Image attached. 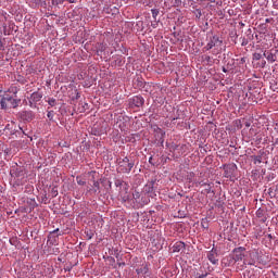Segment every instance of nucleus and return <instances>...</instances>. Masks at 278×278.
Segmentation results:
<instances>
[{
  "instance_id": "nucleus-22",
  "label": "nucleus",
  "mask_w": 278,
  "mask_h": 278,
  "mask_svg": "<svg viewBox=\"0 0 278 278\" xmlns=\"http://www.w3.org/2000/svg\"><path fill=\"white\" fill-rule=\"evenodd\" d=\"M144 190H146V192H148V193H149V192H153V182L147 185L146 188H144Z\"/></svg>"
},
{
  "instance_id": "nucleus-32",
  "label": "nucleus",
  "mask_w": 278,
  "mask_h": 278,
  "mask_svg": "<svg viewBox=\"0 0 278 278\" xmlns=\"http://www.w3.org/2000/svg\"><path fill=\"white\" fill-rule=\"evenodd\" d=\"M205 277H207V274H202L198 278H205Z\"/></svg>"
},
{
  "instance_id": "nucleus-15",
  "label": "nucleus",
  "mask_w": 278,
  "mask_h": 278,
  "mask_svg": "<svg viewBox=\"0 0 278 278\" xmlns=\"http://www.w3.org/2000/svg\"><path fill=\"white\" fill-rule=\"evenodd\" d=\"M85 238H87V240H92V238H94V231H92L91 229H86Z\"/></svg>"
},
{
  "instance_id": "nucleus-37",
  "label": "nucleus",
  "mask_w": 278,
  "mask_h": 278,
  "mask_svg": "<svg viewBox=\"0 0 278 278\" xmlns=\"http://www.w3.org/2000/svg\"><path fill=\"white\" fill-rule=\"evenodd\" d=\"M223 71H224V73H227V70L224 68Z\"/></svg>"
},
{
  "instance_id": "nucleus-39",
  "label": "nucleus",
  "mask_w": 278,
  "mask_h": 278,
  "mask_svg": "<svg viewBox=\"0 0 278 278\" xmlns=\"http://www.w3.org/2000/svg\"><path fill=\"white\" fill-rule=\"evenodd\" d=\"M76 99H79V96H76Z\"/></svg>"
},
{
  "instance_id": "nucleus-11",
  "label": "nucleus",
  "mask_w": 278,
  "mask_h": 278,
  "mask_svg": "<svg viewBox=\"0 0 278 278\" xmlns=\"http://www.w3.org/2000/svg\"><path fill=\"white\" fill-rule=\"evenodd\" d=\"M115 186H116V188H123V186H125L124 191L127 194V190H129V188H127V185L125 184V181L117 179V180H115Z\"/></svg>"
},
{
  "instance_id": "nucleus-34",
  "label": "nucleus",
  "mask_w": 278,
  "mask_h": 278,
  "mask_svg": "<svg viewBox=\"0 0 278 278\" xmlns=\"http://www.w3.org/2000/svg\"><path fill=\"white\" fill-rule=\"evenodd\" d=\"M53 195H54V197H58V191H56V190L53 191Z\"/></svg>"
},
{
  "instance_id": "nucleus-18",
  "label": "nucleus",
  "mask_w": 278,
  "mask_h": 278,
  "mask_svg": "<svg viewBox=\"0 0 278 278\" xmlns=\"http://www.w3.org/2000/svg\"><path fill=\"white\" fill-rule=\"evenodd\" d=\"M137 273H138V275H140V273L142 275H147V273H149V267L148 266H143L142 268L137 269Z\"/></svg>"
},
{
  "instance_id": "nucleus-3",
  "label": "nucleus",
  "mask_w": 278,
  "mask_h": 278,
  "mask_svg": "<svg viewBox=\"0 0 278 278\" xmlns=\"http://www.w3.org/2000/svg\"><path fill=\"white\" fill-rule=\"evenodd\" d=\"M130 108H142L144 105V98L142 96H135L128 100Z\"/></svg>"
},
{
  "instance_id": "nucleus-28",
  "label": "nucleus",
  "mask_w": 278,
  "mask_h": 278,
  "mask_svg": "<svg viewBox=\"0 0 278 278\" xmlns=\"http://www.w3.org/2000/svg\"><path fill=\"white\" fill-rule=\"evenodd\" d=\"M254 59H256V60H262V54H261V53H255V54H254Z\"/></svg>"
},
{
  "instance_id": "nucleus-38",
  "label": "nucleus",
  "mask_w": 278,
  "mask_h": 278,
  "mask_svg": "<svg viewBox=\"0 0 278 278\" xmlns=\"http://www.w3.org/2000/svg\"><path fill=\"white\" fill-rule=\"evenodd\" d=\"M207 278H216V277L208 276Z\"/></svg>"
},
{
  "instance_id": "nucleus-27",
  "label": "nucleus",
  "mask_w": 278,
  "mask_h": 278,
  "mask_svg": "<svg viewBox=\"0 0 278 278\" xmlns=\"http://www.w3.org/2000/svg\"><path fill=\"white\" fill-rule=\"evenodd\" d=\"M47 116L50 121H53V111L48 112Z\"/></svg>"
},
{
  "instance_id": "nucleus-5",
  "label": "nucleus",
  "mask_w": 278,
  "mask_h": 278,
  "mask_svg": "<svg viewBox=\"0 0 278 278\" xmlns=\"http://www.w3.org/2000/svg\"><path fill=\"white\" fill-rule=\"evenodd\" d=\"M206 257L213 266H218V251L216 249H212L211 251L207 252Z\"/></svg>"
},
{
  "instance_id": "nucleus-7",
  "label": "nucleus",
  "mask_w": 278,
  "mask_h": 278,
  "mask_svg": "<svg viewBox=\"0 0 278 278\" xmlns=\"http://www.w3.org/2000/svg\"><path fill=\"white\" fill-rule=\"evenodd\" d=\"M21 116H22L23 121H27L28 123L34 121V112H31V111H23L21 113Z\"/></svg>"
},
{
  "instance_id": "nucleus-25",
  "label": "nucleus",
  "mask_w": 278,
  "mask_h": 278,
  "mask_svg": "<svg viewBox=\"0 0 278 278\" xmlns=\"http://www.w3.org/2000/svg\"><path fill=\"white\" fill-rule=\"evenodd\" d=\"M181 7V0H174V8Z\"/></svg>"
},
{
  "instance_id": "nucleus-33",
  "label": "nucleus",
  "mask_w": 278,
  "mask_h": 278,
  "mask_svg": "<svg viewBox=\"0 0 278 278\" xmlns=\"http://www.w3.org/2000/svg\"><path fill=\"white\" fill-rule=\"evenodd\" d=\"M58 231H60V229H59V228H56L55 230H53V232H52V233H58Z\"/></svg>"
},
{
  "instance_id": "nucleus-26",
  "label": "nucleus",
  "mask_w": 278,
  "mask_h": 278,
  "mask_svg": "<svg viewBox=\"0 0 278 278\" xmlns=\"http://www.w3.org/2000/svg\"><path fill=\"white\" fill-rule=\"evenodd\" d=\"M93 188H96L94 192H97V190H99V188H100L99 181H93Z\"/></svg>"
},
{
  "instance_id": "nucleus-31",
  "label": "nucleus",
  "mask_w": 278,
  "mask_h": 278,
  "mask_svg": "<svg viewBox=\"0 0 278 278\" xmlns=\"http://www.w3.org/2000/svg\"><path fill=\"white\" fill-rule=\"evenodd\" d=\"M204 60H205L206 62H212V56L205 55V56H204Z\"/></svg>"
},
{
  "instance_id": "nucleus-9",
  "label": "nucleus",
  "mask_w": 278,
  "mask_h": 278,
  "mask_svg": "<svg viewBox=\"0 0 278 278\" xmlns=\"http://www.w3.org/2000/svg\"><path fill=\"white\" fill-rule=\"evenodd\" d=\"M154 131L159 140H161V142H164V136H166V131L162 130V128H160L159 126H154Z\"/></svg>"
},
{
  "instance_id": "nucleus-2",
  "label": "nucleus",
  "mask_w": 278,
  "mask_h": 278,
  "mask_svg": "<svg viewBox=\"0 0 278 278\" xmlns=\"http://www.w3.org/2000/svg\"><path fill=\"white\" fill-rule=\"evenodd\" d=\"M131 168H134V162L129 161V157H124L118 163L119 173H131Z\"/></svg>"
},
{
  "instance_id": "nucleus-10",
  "label": "nucleus",
  "mask_w": 278,
  "mask_h": 278,
  "mask_svg": "<svg viewBox=\"0 0 278 278\" xmlns=\"http://www.w3.org/2000/svg\"><path fill=\"white\" fill-rule=\"evenodd\" d=\"M30 99L35 103H38V101H40V99H42V93L39 92V91H35V92L31 93Z\"/></svg>"
},
{
  "instance_id": "nucleus-24",
  "label": "nucleus",
  "mask_w": 278,
  "mask_h": 278,
  "mask_svg": "<svg viewBox=\"0 0 278 278\" xmlns=\"http://www.w3.org/2000/svg\"><path fill=\"white\" fill-rule=\"evenodd\" d=\"M254 164H262V156H254Z\"/></svg>"
},
{
  "instance_id": "nucleus-20",
  "label": "nucleus",
  "mask_w": 278,
  "mask_h": 278,
  "mask_svg": "<svg viewBox=\"0 0 278 278\" xmlns=\"http://www.w3.org/2000/svg\"><path fill=\"white\" fill-rule=\"evenodd\" d=\"M76 181L78 186H86V180H84L81 177L77 176Z\"/></svg>"
},
{
  "instance_id": "nucleus-16",
  "label": "nucleus",
  "mask_w": 278,
  "mask_h": 278,
  "mask_svg": "<svg viewBox=\"0 0 278 278\" xmlns=\"http://www.w3.org/2000/svg\"><path fill=\"white\" fill-rule=\"evenodd\" d=\"M10 175L11 177H21V170H18V168H12Z\"/></svg>"
},
{
  "instance_id": "nucleus-29",
  "label": "nucleus",
  "mask_w": 278,
  "mask_h": 278,
  "mask_svg": "<svg viewBox=\"0 0 278 278\" xmlns=\"http://www.w3.org/2000/svg\"><path fill=\"white\" fill-rule=\"evenodd\" d=\"M48 103L51 106L55 105V99H50Z\"/></svg>"
},
{
  "instance_id": "nucleus-30",
  "label": "nucleus",
  "mask_w": 278,
  "mask_h": 278,
  "mask_svg": "<svg viewBox=\"0 0 278 278\" xmlns=\"http://www.w3.org/2000/svg\"><path fill=\"white\" fill-rule=\"evenodd\" d=\"M192 177H194V173H190V174L187 176V179H189V181H192Z\"/></svg>"
},
{
  "instance_id": "nucleus-4",
  "label": "nucleus",
  "mask_w": 278,
  "mask_h": 278,
  "mask_svg": "<svg viewBox=\"0 0 278 278\" xmlns=\"http://www.w3.org/2000/svg\"><path fill=\"white\" fill-rule=\"evenodd\" d=\"M244 251H247V249H244L242 247L236 248L232 251L233 262H242V260H244Z\"/></svg>"
},
{
  "instance_id": "nucleus-12",
  "label": "nucleus",
  "mask_w": 278,
  "mask_h": 278,
  "mask_svg": "<svg viewBox=\"0 0 278 278\" xmlns=\"http://www.w3.org/2000/svg\"><path fill=\"white\" fill-rule=\"evenodd\" d=\"M200 186L204 187V194H210L212 192V185L207 182H200Z\"/></svg>"
},
{
  "instance_id": "nucleus-17",
  "label": "nucleus",
  "mask_w": 278,
  "mask_h": 278,
  "mask_svg": "<svg viewBox=\"0 0 278 278\" xmlns=\"http://www.w3.org/2000/svg\"><path fill=\"white\" fill-rule=\"evenodd\" d=\"M264 56H266V60H268V62H275L276 61V58L273 53H264Z\"/></svg>"
},
{
  "instance_id": "nucleus-23",
  "label": "nucleus",
  "mask_w": 278,
  "mask_h": 278,
  "mask_svg": "<svg viewBox=\"0 0 278 278\" xmlns=\"http://www.w3.org/2000/svg\"><path fill=\"white\" fill-rule=\"evenodd\" d=\"M119 197H122L123 201H127L129 199V195H123V190L119 189Z\"/></svg>"
},
{
  "instance_id": "nucleus-21",
  "label": "nucleus",
  "mask_w": 278,
  "mask_h": 278,
  "mask_svg": "<svg viewBox=\"0 0 278 278\" xmlns=\"http://www.w3.org/2000/svg\"><path fill=\"white\" fill-rule=\"evenodd\" d=\"M201 226L203 229H210V224H207V219H202Z\"/></svg>"
},
{
  "instance_id": "nucleus-6",
  "label": "nucleus",
  "mask_w": 278,
  "mask_h": 278,
  "mask_svg": "<svg viewBox=\"0 0 278 278\" xmlns=\"http://www.w3.org/2000/svg\"><path fill=\"white\" fill-rule=\"evenodd\" d=\"M182 251H186V243L184 241H177L172 247L173 253H182Z\"/></svg>"
},
{
  "instance_id": "nucleus-19",
  "label": "nucleus",
  "mask_w": 278,
  "mask_h": 278,
  "mask_svg": "<svg viewBox=\"0 0 278 278\" xmlns=\"http://www.w3.org/2000/svg\"><path fill=\"white\" fill-rule=\"evenodd\" d=\"M151 12H152V17L154 18V21H156L157 16L160 15V10L152 9Z\"/></svg>"
},
{
  "instance_id": "nucleus-1",
  "label": "nucleus",
  "mask_w": 278,
  "mask_h": 278,
  "mask_svg": "<svg viewBox=\"0 0 278 278\" xmlns=\"http://www.w3.org/2000/svg\"><path fill=\"white\" fill-rule=\"evenodd\" d=\"M223 47V39L218 37L217 35H214L210 38L206 46L202 49V51L205 53V51H212V49H220Z\"/></svg>"
},
{
  "instance_id": "nucleus-13",
  "label": "nucleus",
  "mask_w": 278,
  "mask_h": 278,
  "mask_svg": "<svg viewBox=\"0 0 278 278\" xmlns=\"http://www.w3.org/2000/svg\"><path fill=\"white\" fill-rule=\"evenodd\" d=\"M9 98V108H17L18 106V101L16 99L8 96Z\"/></svg>"
},
{
  "instance_id": "nucleus-8",
  "label": "nucleus",
  "mask_w": 278,
  "mask_h": 278,
  "mask_svg": "<svg viewBox=\"0 0 278 278\" xmlns=\"http://www.w3.org/2000/svg\"><path fill=\"white\" fill-rule=\"evenodd\" d=\"M8 97H10V94L5 93L4 97L1 99L0 101L1 110H8V108H10V102Z\"/></svg>"
},
{
  "instance_id": "nucleus-36",
  "label": "nucleus",
  "mask_w": 278,
  "mask_h": 278,
  "mask_svg": "<svg viewBox=\"0 0 278 278\" xmlns=\"http://www.w3.org/2000/svg\"><path fill=\"white\" fill-rule=\"evenodd\" d=\"M153 157H150L149 162H152Z\"/></svg>"
},
{
  "instance_id": "nucleus-14",
  "label": "nucleus",
  "mask_w": 278,
  "mask_h": 278,
  "mask_svg": "<svg viewBox=\"0 0 278 278\" xmlns=\"http://www.w3.org/2000/svg\"><path fill=\"white\" fill-rule=\"evenodd\" d=\"M141 197H142V194L140 193V191L135 190L132 192V199L136 201V203H140Z\"/></svg>"
},
{
  "instance_id": "nucleus-35",
  "label": "nucleus",
  "mask_w": 278,
  "mask_h": 278,
  "mask_svg": "<svg viewBox=\"0 0 278 278\" xmlns=\"http://www.w3.org/2000/svg\"><path fill=\"white\" fill-rule=\"evenodd\" d=\"M68 3H75V0H67Z\"/></svg>"
}]
</instances>
